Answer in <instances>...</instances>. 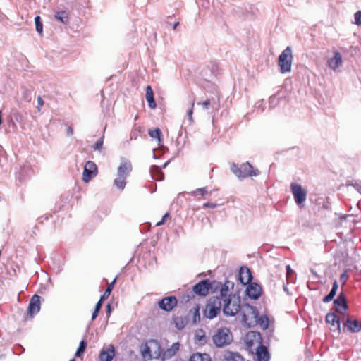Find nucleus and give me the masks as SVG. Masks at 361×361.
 <instances>
[{
    "label": "nucleus",
    "instance_id": "e433bc0d",
    "mask_svg": "<svg viewBox=\"0 0 361 361\" xmlns=\"http://www.w3.org/2000/svg\"><path fill=\"white\" fill-rule=\"evenodd\" d=\"M35 30L38 34L42 35L43 32V23L39 16L35 18Z\"/></svg>",
    "mask_w": 361,
    "mask_h": 361
},
{
    "label": "nucleus",
    "instance_id": "79ce46f5",
    "mask_svg": "<svg viewBox=\"0 0 361 361\" xmlns=\"http://www.w3.org/2000/svg\"><path fill=\"white\" fill-rule=\"evenodd\" d=\"M245 307L250 311V314L255 318V321L261 316L259 315L257 308L250 304H245Z\"/></svg>",
    "mask_w": 361,
    "mask_h": 361
},
{
    "label": "nucleus",
    "instance_id": "f8f14e48",
    "mask_svg": "<svg viewBox=\"0 0 361 361\" xmlns=\"http://www.w3.org/2000/svg\"><path fill=\"white\" fill-rule=\"evenodd\" d=\"M177 303L176 297L175 295H169L160 300L158 302V306L165 312H170L177 305Z\"/></svg>",
    "mask_w": 361,
    "mask_h": 361
},
{
    "label": "nucleus",
    "instance_id": "5701e85b",
    "mask_svg": "<svg viewBox=\"0 0 361 361\" xmlns=\"http://www.w3.org/2000/svg\"><path fill=\"white\" fill-rule=\"evenodd\" d=\"M145 98L150 109H154L157 107V103L154 97V92L150 85H147L146 87Z\"/></svg>",
    "mask_w": 361,
    "mask_h": 361
},
{
    "label": "nucleus",
    "instance_id": "c85d7f7f",
    "mask_svg": "<svg viewBox=\"0 0 361 361\" xmlns=\"http://www.w3.org/2000/svg\"><path fill=\"white\" fill-rule=\"evenodd\" d=\"M247 338L255 341L258 345L263 343L262 334L258 331H250L247 334Z\"/></svg>",
    "mask_w": 361,
    "mask_h": 361
},
{
    "label": "nucleus",
    "instance_id": "412c9836",
    "mask_svg": "<svg viewBox=\"0 0 361 361\" xmlns=\"http://www.w3.org/2000/svg\"><path fill=\"white\" fill-rule=\"evenodd\" d=\"M180 343L178 342L173 343L171 348H167L162 353V360H168L174 356L179 350Z\"/></svg>",
    "mask_w": 361,
    "mask_h": 361
},
{
    "label": "nucleus",
    "instance_id": "a18cd8bd",
    "mask_svg": "<svg viewBox=\"0 0 361 361\" xmlns=\"http://www.w3.org/2000/svg\"><path fill=\"white\" fill-rule=\"evenodd\" d=\"M101 307H102L101 303L97 302L95 305V307H94V310L92 314V318H91L92 321H94V319H96V318L98 316L99 312H100Z\"/></svg>",
    "mask_w": 361,
    "mask_h": 361
},
{
    "label": "nucleus",
    "instance_id": "f704fd0d",
    "mask_svg": "<svg viewBox=\"0 0 361 361\" xmlns=\"http://www.w3.org/2000/svg\"><path fill=\"white\" fill-rule=\"evenodd\" d=\"M87 343L86 341L85 340H82L80 342V345L78 346V348H77L76 350V352L75 353V356L77 357H80L85 352L86 348H87Z\"/></svg>",
    "mask_w": 361,
    "mask_h": 361
},
{
    "label": "nucleus",
    "instance_id": "473e14b6",
    "mask_svg": "<svg viewBox=\"0 0 361 361\" xmlns=\"http://www.w3.org/2000/svg\"><path fill=\"white\" fill-rule=\"evenodd\" d=\"M197 104H201L203 109H206V110L209 109V107L210 106H212V107H215V108H216L218 106L217 102L214 100V99H207L201 103L198 102Z\"/></svg>",
    "mask_w": 361,
    "mask_h": 361
},
{
    "label": "nucleus",
    "instance_id": "ea45409f",
    "mask_svg": "<svg viewBox=\"0 0 361 361\" xmlns=\"http://www.w3.org/2000/svg\"><path fill=\"white\" fill-rule=\"evenodd\" d=\"M280 98L277 94H274L269 97V108L270 109H274L279 104Z\"/></svg>",
    "mask_w": 361,
    "mask_h": 361
},
{
    "label": "nucleus",
    "instance_id": "e2e57ef3",
    "mask_svg": "<svg viewBox=\"0 0 361 361\" xmlns=\"http://www.w3.org/2000/svg\"><path fill=\"white\" fill-rule=\"evenodd\" d=\"M263 104H264V100H263V99H262V100L258 101V102L256 103V106H257V108H260V109H262V111H264Z\"/></svg>",
    "mask_w": 361,
    "mask_h": 361
},
{
    "label": "nucleus",
    "instance_id": "bb28decb",
    "mask_svg": "<svg viewBox=\"0 0 361 361\" xmlns=\"http://www.w3.org/2000/svg\"><path fill=\"white\" fill-rule=\"evenodd\" d=\"M55 18L63 24L69 23V13L66 11H59L56 12Z\"/></svg>",
    "mask_w": 361,
    "mask_h": 361
},
{
    "label": "nucleus",
    "instance_id": "4c0bfd02",
    "mask_svg": "<svg viewBox=\"0 0 361 361\" xmlns=\"http://www.w3.org/2000/svg\"><path fill=\"white\" fill-rule=\"evenodd\" d=\"M11 119L15 120L16 122L21 123L23 121V116L18 110H13L11 113ZM12 125L15 126L13 121H12Z\"/></svg>",
    "mask_w": 361,
    "mask_h": 361
},
{
    "label": "nucleus",
    "instance_id": "9b49d317",
    "mask_svg": "<svg viewBox=\"0 0 361 361\" xmlns=\"http://www.w3.org/2000/svg\"><path fill=\"white\" fill-rule=\"evenodd\" d=\"M211 285V281L208 279H203L192 287V292L198 296H206L209 294V287Z\"/></svg>",
    "mask_w": 361,
    "mask_h": 361
},
{
    "label": "nucleus",
    "instance_id": "4468645a",
    "mask_svg": "<svg viewBox=\"0 0 361 361\" xmlns=\"http://www.w3.org/2000/svg\"><path fill=\"white\" fill-rule=\"evenodd\" d=\"M41 296L35 294L30 299L28 307L27 312L31 317H33L40 311Z\"/></svg>",
    "mask_w": 361,
    "mask_h": 361
},
{
    "label": "nucleus",
    "instance_id": "c9c22d12",
    "mask_svg": "<svg viewBox=\"0 0 361 361\" xmlns=\"http://www.w3.org/2000/svg\"><path fill=\"white\" fill-rule=\"evenodd\" d=\"M141 355L143 358H148L149 360L153 358L151 347L149 346L147 343H145L144 345L143 349L141 351Z\"/></svg>",
    "mask_w": 361,
    "mask_h": 361
},
{
    "label": "nucleus",
    "instance_id": "c03bdc74",
    "mask_svg": "<svg viewBox=\"0 0 361 361\" xmlns=\"http://www.w3.org/2000/svg\"><path fill=\"white\" fill-rule=\"evenodd\" d=\"M207 188L206 187H203V188H197L195 190H193L190 192V195L192 196H197V195H202V196H204L206 194H207Z\"/></svg>",
    "mask_w": 361,
    "mask_h": 361
},
{
    "label": "nucleus",
    "instance_id": "20e7f679",
    "mask_svg": "<svg viewBox=\"0 0 361 361\" xmlns=\"http://www.w3.org/2000/svg\"><path fill=\"white\" fill-rule=\"evenodd\" d=\"M292 50L290 47H287L279 55L278 65L281 73L290 72L292 65Z\"/></svg>",
    "mask_w": 361,
    "mask_h": 361
},
{
    "label": "nucleus",
    "instance_id": "2f4dec72",
    "mask_svg": "<svg viewBox=\"0 0 361 361\" xmlns=\"http://www.w3.org/2000/svg\"><path fill=\"white\" fill-rule=\"evenodd\" d=\"M212 298H217L219 299V301L221 303V302H224V304L227 302V300H230L232 298H235V294H228L227 292H224L223 290L219 291V295L218 296H213Z\"/></svg>",
    "mask_w": 361,
    "mask_h": 361
},
{
    "label": "nucleus",
    "instance_id": "69168bd1",
    "mask_svg": "<svg viewBox=\"0 0 361 361\" xmlns=\"http://www.w3.org/2000/svg\"><path fill=\"white\" fill-rule=\"evenodd\" d=\"M66 132L68 136H72L73 135V128L71 126H68L67 128Z\"/></svg>",
    "mask_w": 361,
    "mask_h": 361
},
{
    "label": "nucleus",
    "instance_id": "58836bf2",
    "mask_svg": "<svg viewBox=\"0 0 361 361\" xmlns=\"http://www.w3.org/2000/svg\"><path fill=\"white\" fill-rule=\"evenodd\" d=\"M221 282L217 281H211V285L209 287V290L211 291V293H214L217 292L218 290H221Z\"/></svg>",
    "mask_w": 361,
    "mask_h": 361
},
{
    "label": "nucleus",
    "instance_id": "f257e3e1",
    "mask_svg": "<svg viewBox=\"0 0 361 361\" xmlns=\"http://www.w3.org/2000/svg\"><path fill=\"white\" fill-rule=\"evenodd\" d=\"M131 162L124 158L121 159V164L117 169V178L114 180V185L119 190H123L126 185V178L132 171Z\"/></svg>",
    "mask_w": 361,
    "mask_h": 361
},
{
    "label": "nucleus",
    "instance_id": "de8ad7c7",
    "mask_svg": "<svg viewBox=\"0 0 361 361\" xmlns=\"http://www.w3.org/2000/svg\"><path fill=\"white\" fill-rule=\"evenodd\" d=\"M347 185H350L355 188L357 191L361 190V184L357 180H348Z\"/></svg>",
    "mask_w": 361,
    "mask_h": 361
},
{
    "label": "nucleus",
    "instance_id": "774afa93",
    "mask_svg": "<svg viewBox=\"0 0 361 361\" xmlns=\"http://www.w3.org/2000/svg\"><path fill=\"white\" fill-rule=\"evenodd\" d=\"M196 337L199 341H204L206 338L204 334L201 336L197 335Z\"/></svg>",
    "mask_w": 361,
    "mask_h": 361
},
{
    "label": "nucleus",
    "instance_id": "9d476101",
    "mask_svg": "<svg viewBox=\"0 0 361 361\" xmlns=\"http://www.w3.org/2000/svg\"><path fill=\"white\" fill-rule=\"evenodd\" d=\"M98 169L96 164L92 161H88L84 166L82 173V180L88 183L92 178L97 176Z\"/></svg>",
    "mask_w": 361,
    "mask_h": 361
},
{
    "label": "nucleus",
    "instance_id": "f03ea898",
    "mask_svg": "<svg viewBox=\"0 0 361 361\" xmlns=\"http://www.w3.org/2000/svg\"><path fill=\"white\" fill-rule=\"evenodd\" d=\"M231 170L233 173L240 180L259 175V171L257 169H254L252 165L248 161L241 164L233 163L231 165Z\"/></svg>",
    "mask_w": 361,
    "mask_h": 361
},
{
    "label": "nucleus",
    "instance_id": "864d4df0",
    "mask_svg": "<svg viewBox=\"0 0 361 361\" xmlns=\"http://www.w3.org/2000/svg\"><path fill=\"white\" fill-rule=\"evenodd\" d=\"M193 292H189L187 293L185 295H183V300H185V302H189L192 298L193 297Z\"/></svg>",
    "mask_w": 361,
    "mask_h": 361
},
{
    "label": "nucleus",
    "instance_id": "37998d69",
    "mask_svg": "<svg viewBox=\"0 0 361 361\" xmlns=\"http://www.w3.org/2000/svg\"><path fill=\"white\" fill-rule=\"evenodd\" d=\"M234 287V283L230 281H226L224 283H221V290L224 292H228L229 289H233Z\"/></svg>",
    "mask_w": 361,
    "mask_h": 361
},
{
    "label": "nucleus",
    "instance_id": "dca6fc26",
    "mask_svg": "<svg viewBox=\"0 0 361 361\" xmlns=\"http://www.w3.org/2000/svg\"><path fill=\"white\" fill-rule=\"evenodd\" d=\"M252 274L251 270L246 266H243L239 269L238 280L243 285H247L252 282Z\"/></svg>",
    "mask_w": 361,
    "mask_h": 361
},
{
    "label": "nucleus",
    "instance_id": "c756f323",
    "mask_svg": "<svg viewBox=\"0 0 361 361\" xmlns=\"http://www.w3.org/2000/svg\"><path fill=\"white\" fill-rule=\"evenodd\" d=\"M224 360L226 361H245L244 358L238 353L228 351L224 355Z\"/></svg>",
    "mask_w": 361,
    "mask_h": 361
},
{
    "label": "nucleus",
    "instance_id": "49530a36",
    "mask_svg": "<svg viewBox=\"0 0 361 361\" xmlns=\"http://www.w3.org/2000/svg\"><path fill=\"white\" fill-rule=\"evenodd\" d=\"M103 143H104V136L101 137L96 142L95 144L93 145V149L95 150V151H99L102 146H103Z\"/></svg>",
    "mask_w": 361,
    "mask_h": 361
},
{
    "label": "nucleus",
    "instance_id": "7ed1b4c3",
    "mask_svg": "<svg viewBox=\"0 0 361 361\" xmlns=\"http://www.w3.org/2000/svg\"><path fill=\"white\" fill-rule=\"evenodd\" d=\"M233 339L232 333L226 327L219 329L212 337L214 343L219 348L229 345Z\"/></svg>",
    "mask_w": 361,
    "mask_h": 361
},
{
    "label": "nucleus",
    "instance_id": "338daca9",
    "mask_svg": "<svg viewBox=\"0 0 361 361\" xmlns=\"http://www.w3.org/2000/svg\"><path fill=\"white\" fill-rule=\"evenodd\" d=\"M248 320V318H247V316L245 313H243V317H242V322L245 324H247V322Z\"/></svg>",
    "mask_w": 361,
    "mask_h": 361
},
{
    "label": "nucleus",
    "instance_id": "b1692460",
    "mask_svg": "<svg viewBox=\"0 0 361 361\" xmlns=\"http://www.w3.org/2000/svg\"><path fill=\"white\" fill-rule=\"evenodd\" d=\"M338 288V283L337 281L335 280L332 284V287H331L330 292L323 298V299H322L323 302L328 303V302H331V300H333L337 293Z\"/></svg>",
    "mask_w": 361,
    "mask_h": 361
},
{
    "label": "nucleus",
    "instance_id": "2eb2a0df",
    "mask_svg": "<svg viewBox=\"0 0 361 361\" xmlns=\"http://www.w3.org/2000/svg\"><path fill=\"white\" fill-rule=\"evenodd\" d=\"M343 329L347 328L350 333H358L361 331V321L348 317L343 322Z\"/></svg>",
    "mask_w": 361,
    "mask_h": 361
},
{
    "label": "nucleus",
    "instance_id": "6ab92c4d",
    "mask_svg": "<svg viewBox=\"0 0 361 361\" xmlns=\"http://www.w3.org/2000/svg\"><path fill=\"white\" fill-rule=\"evenodd\" d=\"M115 356V348L114 345L110 344L108 348H103L100 353L99 357L101 361H112Z\"/></svg>",
    "mask_w": 361,
    "mask_h": 361
},
{
    "label": "nucleus",
    "instance_id": "f3484780",
    "mask_svg": "<svg viewBox=\"0 0 361 361\" xmlns=\"http://www.w3.org/2000/svg\"><path fill=\"white\" fill-rule=\"evenodd\" d=\"M255 355L257 361H269L271 355L266 345L260 343L256 348Z\"/></svg>",
    "mask_w": 361,
    "mask_h": 361
},
{
    "label": "nucleus",
    "instance_id": "09e8293b",
    "mask_svg": "<svg viewBox=\"0 0 361 361\" xmlns=\"http://www.w3.org/2000/svg\"><path fill=\"white\" fill-rule=\"evenodd\" d=\"M354 19H355L354 24H355L357 25H361V11H357L354 14Z\"/></svg>",
    "mask_w": 361,
    "mask_h": 361
},
{
    "label": "nucleus",
    "instance_id": "a878e982",
    "mask_svg": "<svg viewBox=\"0 0 361 361\" xmlns=\"http://www.w3.org/2000/svg\"><path fill=\"white\" fill-rule=\"evenodd\" d=\"M148 134L152 138L156 139L159 145L163 142V135L160 128L149 129Z\"/></svg>",
    "mask_w": 361,
    "mask_h": 361
},
{
    "label": "nucleus",
    "instance_id": "13d9d810",
    "mask_svg": "<svg viewBox=\"0 0 361 361\" xmlns=\"http://www.w3.org/2000/svg\"><path fill=\"white\" fill-rule=\"evenodd\" d=\"M43 104H44V100L42 99V98L41 97H38L37 108L38 109L39 111L40 106H43Z\"/></svg>",
    "mask_w": 361,
    "mask_h": 361
},
{
    "label": "nucleus",
    "instance_id": "bf43d9fd",
    "mask_svg": "<svg viewBox=\"0 0 361 361\" xmlns=\"http://www.w3.org/2000/svg\"><path fill=\"white\" fill-rule=\"evenodd\" d=\"M111 312V305L110 303H108L106 307V313L108 317H109Z\"/></svg>",
    "mask_w": 361,
    "mask_h": 361
},
{
    "label": "nucleus",
    "instance_id": "1a4fd4ad",
    "mask_svg": "<svg viewBox=\"0 0 361 361\" xmlns=\"http://www.w3.org/2000/svg\"><path fill=\"white\" fill-rule=\"evenodd\" d=\"M262 287L256 282H250L247 284L245 295L251 300H258L262 294Z\"/></svg>",
    "mask_w": 361,
    "mask_h": 361
},
{
    "label": "nucleus",
    "instance_id": "4d7b16f0",
    "mask_svg": "<svg viewBox=\"0 0 361 361\" xmlns=\"http://www.w3.org/2000/svg\"><path fill=\"white\" fill-rule=\"evenodd\" d=\"M286 269L288 277H290L291 275L294 274V271L291 269L289 264L286 266Z\"/></svg>",
    "mask_w": 361,
    "mask_h": 361
},
{
    "label": "nucleus",
    "instance_id": "72a5a7b5",
    "mask_svg": "<svg viewBox=\"0 0 361 361\" xmlns=\"http://www.w3.org/2000/svg\"><path fill=\"white\" fill-rule=\"evenodd\" d=\"M150 344H153L154 345V346L156 347L157 350L154 351V355L153 356V358L154 359H158L161 357V353H162V349H161V347L159 344V343L156 341V340H151L149 341Z\"/></svg>",
    "mask_w": 361,
    "mask_h": 361
},
{
    "label": "nucleus",
    "instance_id": "3c124183",
    "mask_svg": "<svg viewBox=\"0 0 361 361\" xmlns=\"http://www.w3.org/2000/svg\"><path fill=\"white\" fill-rule=\"evenodd\" d=\"M165 24L167 27L171 26L173 30L177 29V27L180 25L179 20H176L174 23H171L169 20H165Z\"/></svg>",
    "mask_w": 361,
    "mask_h": 361
},
{
    "label": "nucleus",
    "instance_id": "680f3d73",
    "mask_svg": "<svg viewBox=\"0 0 361 361\" xmlns=\"http://www.w3.org/2000/svg\"><path fill=\"white\" fill-rule=\"evenodd\" d=\"M51 214L45 215L44 216L39 217L37 219V221H39V224H42L43 223L42 219H44V220H48L49 219V217H51Z\"/></svg>",
    "mask_w": 361,
    "mask_h": 361
},
{
    "label": "nucleus",
    "instance_id": "052dcab7",
    "mask_svg": "<svg viewBox=\"0 0 361 361\" xmlns=\"http://www.w3.org/2000/svg\"><path fill=\"white\" fill-rule=\"evenodd\" d=\"M176 326L177 327L178 329L181 330L185 327V324L183 321H181L180 323L176 322Z\"/></svg>",
    "mask_w": 361,
    "mask_h": 361
},
{
    "label": "nucleus",
    "instance_id": "4be33fe9",
    "mask_svg": "<svg viewBox=\"0 0 361 361\" xmlns=\"http://www.w3.org/2000/svg\"><path fill=\"white\" fill-rule=\"evenodd\" d=\"M151 177L158 181H161L164 178V174L161 171V168L157 166L152 165L149 169Z\"/></svg>",
    "mask_w": 361,
    "mask_h": 361
},
{
    "label": "nucleus",
    "instance_id": "603ef678",
    "mask_svg": "<svg viewBox=\"0 0 361 361\" xmlns=\"http://www.w3.org/2000/svg\"><path fill=\"white\" fill-rule=\"evenodd\" d=\"M169 217V212H166V214L162 216L161 219L156 224V226H159L163 225V224L166 222V219H167Z\"/></svg>",
    "mask_w": 361,
    "mask_h": 361
},
{
    "label": "nucleus",
    "instance_id": "cd10ccee",
    "mask_svg": "<svg viewBox=\"0 0 361 361\" xmlns=\"http://www.w3.org/2000/svg\"><path fill=\"white\" fill-rule=\"evenodd\" d=\"M189 361H211V358L207 353H197L190 356Z\"/></svg>",
    "mask_w": 361,
    "mask_h": 361
},
{
    "label": "nucleus",
    "instance_id": "5fc2aeb1",
    "mask_svg": "<svg viewBox=\"0 0 361 361\" xmlns=\"http://www.w3.org/2000/svg\"><path fill=\"white\" fill-rule=\"evenodd\" d=\"M217 206L216 203L206 202L203 204V208H216Z\"/></svg>",
    "mask_w": 361,
    "mask_h": 361
},
{
    "label": "nucleus",
    "instance_id": "393cba45",
    "mask_svg": "<svg viewBox=\"0 0 361 361\" xmlns=\"http://www.w3.org/2000/svg\"><path fill=\"white\" fill-rule=\"evenodd\" d=\"M116 279H117V276H116L114 279V280L111 281V283L108 285L104 293L100 296V298L97 302H100L101 306H102L104 301L110 295V294L114 288V286L116 283Z\"/></svg>",
    "mask_w": 361,
    "mask_h": 361
},
{
    "label": "nucleus",
    "instance_id": "6e6552de",
    "mask_svg": "<svg viewBox=\"0 0 361 361\" xmlns=\"http://www.w3.org/2000/svg\"><path fill=\"white\" fill-rule=\"evenodd\" d=\"M237 12L245 20H253L257 16L258 9L253 4H243L238 8Z\"/></svg>",
    "mask_w": 361,
    "mask_h": 361
},
{
    "label": "nucleus",
    "instance_id": "a19ab883",
    "mask_svg": "<svg viewBox=\"0 0 361 361\" xmlns=\"http://www.w3.org/2000/svg\"><path fill=\"white\" fill-rule=\"evenodd\" d=\"M190 312H192L193 323L196 324L197 322L200 321V306L198 305H196L193 310H191Z\"/></svg>",
    "mask_w": 361,
    "mask_h": 361
},
{
    "label": "nucleus",
    "instance_id": "6e6d98bb",
    "mask_svg": "<svg viewBox=\"0 0 361 361\" xmlns=\"http://www.w3.org/2000/svg\"><path fill=\"white\" fill-rule=\"evenodd\" d=\"M193 107H194V103L192 102V104H191L190 109H189L188 111V115L189 121H190V123L192 121V113H193Z\"/></svg>",
    "mask_w": 361,
    "mask_h": 361
},
{
    "label": "nucleus",
    "instance_id": "aec40b11",
    "mask_svg": "<svg viewBox=\"0 0 361 361\" xmlns=\"http://www.w3.org/2000/svg\"><path fill=\"white\" fill-rule=\"evenodd\" d=\"M325 320L327 324H329L332 326H336V329L338 331L339 334L341 332V319L336 312L327 313L325 317Z\"/></svg>",
    "mask_w": 361,
    "mask_h": 361
},
{
    "label": "nucleus",
    "instance_id": "39448f33",
    "mask_svg": "<svg viewBox=\"0 0 361 361\" xmlns=\"http://www.w3.org/2000/svg\"><path fill=\"white\" fill-rule=\"evenodd\" d=\"M290 188L295 204L300 208H302L307 196V190L303 188L300 184L294 182L290 183Z\"/></svg>",
    "mask_w": 361,
    "mask_h": 361
},
{
    "label": "nucleus",
    "instance_id": "ddd939ff",
    "mask_svg": "<svg viewBox=\"0 0 361 361\" xmlns=\"http://www.w3.org/2000/svg\"><path fill=\"white\" fill-rule=\"evenodd\" d=\"M334 305L338 313L343 314L348 310L347 298L343 292H341L334 300Z\"/></svg>",
    "mask_w": 361,
    "mask_h": 361
},
{
    "label": "nucleus",
    "instance_id": "a211bd4d",
    "mask_svg": "<svg viewBox=\"0 0 361 361\" xmlns=\"http://www.w3.org/2000/svg\"><path fill=\"white\" fill-rule=\"evenodd\" d=\"M327 63L331 69L336 71L343 64L341 54L338 51H335L334 52V56L328 59Z\"/></svg>",
    "mask_w": 361,
    "mask_h": 361
},
{
    "label": "nucleus",
    "instance_id": "0eeeda50",
    "mask_svg": "<svg viewBox=\"0 0 361 361\" xmlns=\"http://www.w3.org/2000/svg\"><path fill=\"white\" fill-rule=\"evenodd\" d=\"M240 310V298L235 295V298L227 300L224 304L222 311L224 315L227 317H233L236 315Z\"/></svg>",
    "mask_w": 361,
    "mask_h": 361
},
{
    "label": "nucleus",
    "instance_id": "7c9ffc66",
    "mask_svg": "<svg viewBox=\"0 0 361 361\" xmlns=\"http://www.w3.org/2000/svg\"><path fill=\"white\" fill-rule=\"evenodd\" d=\"M255 322L263 330L267 329L270 325L269 318L266 314L261 315Z\"/></svg>",
    "mask_w": 361,
    "mask_h": 361
},
{
    "label": "nucleus",
    "instance_id": "423d86ee",
    "mask_svg": "<svg viewBox=\"0 0 361 361\" xmlns=\"http://www.w3.org/2000/svg\"><path fill=\"white\" fill-rule=\"evenodd\" d=\"M222 305L217 298H210L207 303L204 314L209 319H213L218 316Z\"/></svg>",
    "mask_w": 361,
    "mask_h": 361
},
{
    "label": "nucleus",
    "instance_id": "8fccbe9b",
    "mask_svg": "<svg viewBox=\"0 0 361 361\" xmlns=\"http://www.w3.org/2000/svg\"><path fill=\"white\" fill-rule=\"evenodd\" d=\"M255 341H252V340H250V339H247V341H246V347H247V349L251 353H253V350H252V348L253 347L255 346Z\"/></svg>",
    "mask_w": 361,
    "mask_h": 361
},
{
    "label": "nucleus",
    "instance_id": "0e129e2a",
    "mask_svg": "<svg viewBox=\"0 0 361 361\" xmlns=\"http://www.w3.org/2000/svg\"><path fill=\"white\" fill-rule=\"evenodd\" d=\"M218 70V65L216 63H212V72L213 74H216V71Z\"/></svg>",
    "mask_w": 361,
    "mask_h": 361
}]
</instances>
